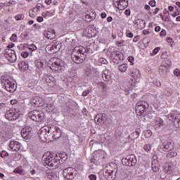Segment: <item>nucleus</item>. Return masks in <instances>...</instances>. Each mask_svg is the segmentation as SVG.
<instances>
[{
  "label": "nucleus",
  "mask_w": 180,
  "mask_h": 180,
  "mask_svg": "<svg viewBox=\"0 0 180 180\" xmlns=\"http://www.w3.org/2000/svg\"><path fill=\"white\" fill-rule=\"evenodd\" d=\"M41 162L44 167H50V168H58L60 167V160L54 157V154L51 152H46L42 158Z\"/></svg>",
  "instance_id": "1"
},
{
  "label": "nucleus",
  "mask_w": 180,
  "mask_h": 180,
  "mask_svg": "<svg viewBox=\"0 0 180 180\" xmlns=\"http://www.w3.org/2000/svg\"><path fill=\"white\" fill-rule=\"evenodd\" d=\"M86 49L84 46H76L73 49L71 58L75 64H82L86 58Z\"/></svg>",
  "instance_id": "2"
},
{
  "label": "nucleus",
  "mask_w": 180,
  "mask_h": 180,
  "mask_svg": "<svg viewBox=\"0 0 180 180\" xmlns=\"http://www.w3.org/2000/svg\"><path fill=\"white\" fill-rule=\"evenodd\" d=\"M51 133L55 140L60 139V137L62 136L61 129H60V128H56L55 131L51 130V129L49 127L41 128L40 131L41 136L44 137V139H47V137H49Z\"/></svg>",
  "instance_id": "3"
},
{
  "label": "nucleus",
  "mask_w": 180,
  "mask_h": 180,
  "mask_svg": "<svg viewBox=\"0 0 180 180\" xmlns=\"http://www.w3.org/2000/svg\"><path fill=\"white\" fill-rule=\"evenodd\" d=\"M52 65L51 70L55 72V74H61L64 71V66L63 65V62L61 60L57 58H53L51 59Z\"/></svg>",
  "instance_id": "4"
},
{
  "label": "nucleus",
  "mask_w": 180,
  "mask_h": 180,
  "mask_svg": "<svg viewBox=\"0 0 180 180\" xmlns=\"http://www.w3.org/2000/svg\"><path fill=\"white\" fill-rule=\"evenodd\" d=\"M148 103L144 101H139L135 107L136 113L138 116H143L148 109Z\"/></svg>",
  "instance_id": "5"
},
{
  "label": "nucleus",
  "mask_w": 180,
  "mask_h": 180,
  "mask_svg": "<svg viewBox=\"0 0 180 180\" xmlns=\"http://www.w3.org/2000/svg\"><path fill=\"white\" fill-rule=\"evenodd\" d=\"M123 165L127 167H136L137 165V158L134 155H128L126 158H123L122 160Z\"/></svg>",
  "instance_id": "6"
},
{
  "label": "nucleus",
  "mask_w": 180,
  "mask_h": 180,
  "mask_svg": "<svg viewBox=\"0 0 180 180\" xmlns=\"http://www.w3.org/2000/svg\"><path fill=\"white\" fill-rule=\"evenodd\" d=\"M63 176L66 179H74L77 176V169L72 167H68L63 171Z\"/></svg>",
  "instance_id": "7"
},
{
  "label": "nucleus",
  "mask_w": 180,
  "mask_h": 180,
  "mask_svg": "<svg viewBox=\"0 0 180 180\" xmlns=\"http://www.w3.org/2000/svg\"><path fill=\"white\" fill-rule=\"evenodd\" d=\"M28 116L33 122H41L44 119V113L37 110L31 111Z\"/></svg>",
  "instance_id": "8"
},
{
  "label": "nucleus",
  "mask_w": 180,
  "mask_h": 180,
  "mask_svg": "<svg viewBox=\"0 0 180 180\" xmlns=\"http://www.w3.org/2000/svg\"><path fill=\"white\" fill-rule=\"evenodd\" d=\"M46 51H48L49 54H56L60 51V45L56 42H51L48 44L45 48Z\"/></svg>",
  "instance_id": "9"
},
{
  "label": "nucleus",
  "mask_w": 180,
  "mask_h": 180,
  "mask_svg": "<svg viewBox=\"0 0 180 180\" xmlns=\"http://www.w3.org/2000/svg\"><path fill=\"white\" fill-rule=\"evenodd\" d=\"M4 86L5 89L8 91V92H10L11 94H13V92H15V81L13 79H5L4 80Z\"/></svg>",
  "instance_id": "10"
},
{
  "label": "nucleus",
  "mask_w": 180,
  "mask_h": 180,
  "mask_svg": "<svg viewBox=\"0 0 180 180\" xmlns=\"http://www.w3.org/2000/svg\"><path fill=\"white\" fill-rule=\"evenodd\" d=\"M5 57H6L10 63H15L18 60L16 53L12 49H8L5 51Z\"/></svg>",
  "instance_id": "11"
},
{
  "label": "nucleus",
  "mask_w": 180,
  "mask_h": 180,
  "mask_svg": "<svg viewBox=\"0 0 180 180\" xmlns=\"http://www.w3.org/2000/svg\"><path fill=\"white\" fill-rule=\"evenodd\" d=\"M110 168L112 167L110 166L103 169V175L107 180H113L115 179V174H113L115 170L110 169Z\"/></svg>",
  "instance_id": "12"
},
{
  "label": "nucleus",
  "mask_w": 180,
  "mask_h": 180,
  "mask_svg": "<svg viewBox=\"0 0 180 180\" xmlns=\"http://www.w3.org/2000/svg\"><path fill=\"white\" fill-rule=\"evenodd\" d=\"M32 127L29 126L24 127L21 130V136L22 139H25V140H29V139H30V137H32Z\"/></svg>",
  "instance_id": "13"
},
{
  "label": "nucleus",
  "mask_w": 180,
  "mask_h": 180,
  "mask_svg": "<svg viewBox=\"0 0 180 180\" xmlns=\"http://www.w3.org/2000/svg\"><path fill=\"white\" fill-rule=\"evenodd\" d=\"M20 117V115L19 113H15L13 110H9L6 111V118L8 119V120H18Z\"/></svg>",
  "instance_id": "14"
},
{
  "label": "nucleus",
  "mask_w": 180,
  "mask_h": 180,
  "mask_svg": "<svg viewBox=\"0 0 180 180\" xmlns=\"http://www.w3.org/2000/svg\"><path fill=\"white\" fill-rule=\"evenodd\" d=\"M22 144L17 141H11L9 143L8 148L11 151H19Z\"/></svg>",
  "instance_id": "15"
},
{
  "label": "nucleus",
  "mask_w": 180,
  "mask_h": 180,
  "mask_svg": "<svg viewBox=\"0 0 180 180\" xmlns=\"http://www.w3.org/2000/svg\"><path fill=\"white\" fill-rule=\"evenodd\" d=\"M160 148L166 153L168 151H171V150H174V145L172 142L165 141L162 145L160 146Z\"/></svg>",
  "instance_id": "16"
},
{
  "label": "nucleus",
  "mask_w": 180,
  "mask_h": 180,
  "mask_svg": "<svg viewBox=\"0 0 180 180\" xmlns=\"http://www.w3.org/2000/svg\"><path fill=\"white\" fill-rule=\"evenodd\" d=\"M95 123L98 124L99 126H101V124H103L105 123V121L106 120V114H98L95 118Z\"/></svg>",
  "instance_id": "17"
},
{
  "label": "nucleus",
  "mask_w": 180,
  "mask_h": 180,
  "mask_svg": "<svg viewBox=\"0 0 180 180\" xmlns=\"http://www.w3.org/2000/svg\"><path fill=\"white\" fill-rule=\"evenodd\" d=\"M31 103L34 108H40L43 105V98L40 97H34L31 100Z\"/></svg>",
  "instance_id": "18"
},
{
  "label": "nucleus",
  "mask_w": 180,
  "mask_h": 180,
  "mask_svg": "<svg viewBox=\"0 0 180 180\" xmlns=\"http://www.w3.org/2000/svg\"><path fill=\"white\" fill-rule=\"evenodd\" d=\"M44 36L49 40L56 39V31L54 30H46L44 31Z\"/></svg>",
  "instance_id": "19"
},
{
  "label": "nucleus",
  "mask_w": 180,
  "mask_h": 180,
  "mask_svg": "<svg viewBox=\"0 0 180 180\" xmlns=\"http://www.w3.org/2000/svg\"><path fill=\"white\" fill-rule=\"evenodd\" d=\"M157 158V155L152 158V171L153 172H158V171H160V164Z\"/></svg>",
  "instance_id": "20"
},
{
  "label": "nucleus",
  "mask_w": 180,
  "mask_h": 180,
  "mask_svg": "<svg viewBox=\"0 0 180 180\" xmlns=\"http://www.w3.org/2000/svg\"><path fill=\"white\" fill-rule=\"evenodd\" d=\"M130 75L132 78L134 79V82H137V81L139 82V79L141 77V75H140V70L137 69H132L130 71Z\"/></svg>",
  "instance_id": "21"
},
{
  "label": "nucleus",
  "mask_w": 180,
  "mask_h": 180,
  "mask_svg": "<svg viewBox=\"0 0 180 180\" xmlns=\"http://www.w3.org/2000/svg\"><path fill=\"white\" fill-rule=\"evenodd\" d=\"M169 72V68L164 64H162L159 68V74L161 77H165L166 75H168Z\"/></svg>",
  "instance_id": "22"
},
{
  "label": "nucleus",
  "mask_w": 180,
  "mask_h": 180,
  "mask_svg": "<svg viewBox=\"0 0 180 180\" xmlns=\"http://www.w3.org/2000/svg\"><path fill=\"white\" fill-rule=\"evenodd\" d=\"M129 5V3L126 0H120L117 4V9L119 11H124L126 8H127V6Z\"/></svg>",
  "instance_id": "23"
},
{
  "label": "nucleus",
  "mask_w": 180,
  "mask_h": 180,
  "mask_svg": "<svg viewBox=\"0 0 180 180\" xmlns=\"http://www.w3.org/2000/svg\"><path fill=\"white\" fill-rule=\"evenodd\" d=\"M134 24L137 29H143L146 27V21H144L143 19L136 20L134 21Z\"/></svg>",
  "instance_id": "24"
},
{
  "label": "nucleus",
  "mask_w": 180,
  "mask_h": 180,
  "mask_svg": "<svg viewBox=\"0 0 180 180\" xmlns=\"http://www.w3.org/2000/svg\"><path fill=\"white\" fill-rule=\"evenodd\" d=\"M110 58H118V60H122V52L119 51L110 52Z\"/></svg>",
  "instance_id": "25"
},
{
  "label": "nucleus",
  "mask_w": 180,
  "mask_h": 180,
  "mask_svg": "<svg viewBox=\"0 0 180 180\" xmlns=\"http://www.w3.org/2000/svg\"><path fill=\"white\" fill-rule=\"evenodd\" d=\"M176 112H175V114H174V115H173V119H174V120L173 121V123H174V126H175V127L176 128V129H179V127H180V116H179V115H176Z\"/></svg>",
  "instance_id": "26"
},
{
  "label": "nucleus",
  "mask_w": 180,
  "mask_h": 180,
  "mask_svg": "<svg viewBox=\"0 0 180 180\" xmlns=\"http://www.w3.org/2000/svg\"><path fill=\"white\" fill-rule=\"evenodd\" d=\"M18 68L20 70H22V71H26L27 70H29V64L27 63L26 61H20L18 63Z\"/></svg>",
  "instance_id": "27"
},
{
  "label": "nucleus",
  "mask_w": 180,
  "mask_h": 180,
  "mask_svg": "<svg viewBox=\"0 0 180 180\" xmlns=\"http://www.w3.org/2000/svg\"><path fill=\"white\" fill-rule=\"evenodd\" d=\"M46 176L49 179L56 180L57 179V174L53 172V170L46 171Z\"/></svg>",
  "instance_id": "28"
},
{
  "label": "nucleus",
  "mask_w": 180,
  "mask_h": 180,
  "mask_svg": "<svg viewBox=\"0 0 180 180\" xmlns=\"http://www.w3.org/2000/svg\"><path fill=\"white\" fill-rule=\"evenodd\" d=\"M110 73L109 72V70H103V73H102V78L103 79V81H105L106 82H108V81L110 80Z\"/></svg>",
  "instance_id": "29"
},
{
  "label": "nucleus",
  "mask_w": 180,
  "mask_h": 180,
  "mask_svg": "<svg viewBox=\"0 0 180 180\" xmlns=\"http://www.w3.org/2000/svg\"><path fill=\"white\" fill-rule=\"evenodd\" d=\"M83 33L85 34V36H89V37H94V34H92L94 32H92V30H90L89 27L85 28L83 31Z\"/></svg>",
  "instance_id": "30"
},
{
  "label": "nucleus",
  "mask_w": 180,
  "mask_h": 180,
  "mask_svg": "<svg viewBox=\"0 0 180 180\" xmlns=\"http://www.w3.org/2000/svg\"><path fill=\"white\" fill-rule=\"evenodd\" d=\"M141 132V131L140 129L137 128L135 129V131L131 134V136L133 139H139Z\"/></svg>",
  "instance_id": "31"
},
{
  "label": "nucleus",
  "mask_w": 180,
  "mask_h": 180,
  "mask_svg": "<svg viewBox=\"0 0 180 180\" xmlns=\"http://www.w3.org/2000/svg\"><path fill=\"white\" fill-rule=\"evenodd\" d=\"M98 86H100V88L103 89V91L105 92V91H108V89H109V88L108 87V85L106 84V83L103 82H101L98 83Z\"/></svg>",
  "instance_id": "32"
},
{
  "label": "nucleus",
  "mask_w": 180,
  "mask_h": 180,
  "mask_svg": "<svg viewBox=\"0 0 180 180\" xmlns=\"http://www.w3.org/2000/svg\"><path fill=\"white\" fill-rule=\"evenodd\" d=\"M13 172L15 174H19L20 175H25V170L22 168V167H17L14 169Z\"/></svg>",
  "instance_id": "33"
},
{
  "label": "nucleus",
  "mask_w": 180,
  "mask_h": 180,
  "mask_svg": "<svg viewBox=\"0 0 180 180\" xmlns=\"http://www.w3.org/2000/svg\"><path fill=\"white\" fill-rule=\"evenodd\" d=\"M91 74H92V69L91 68V66L86 67V68L84 69V75H86V77H89Z\"/></svg>",
  "instance_id": "34"
},
{
  "label": "nucleus",
  "mask_w": 180,
  "mask_h": 180,
  "mask_svg": "<svg viewBox=\"0 0 180 180\" xmlns=\"http://www.w3.org/2000/svg\"><path fill=\"white\" fill-rule=\"evenodd\" d=\"M13 158L14 161H19V160H22V154H20L19 153H15L13 155Z\"/></svg>",
  "instance_id": "35"
},
{
  "label": "nucleus",
  "mask_w": 180,
  "mask_h": 180,
  "mask_svg": "<svg viewBox=\"0 0 180 180\" xmlns=\"http://www.w3.org/2000/svg\"><path fill=\"white\" fill-rule=\"evenodd\" d=\"M119 70L121 72H126L127 70V64H122V65H120L119 67Z\"/></svg>",
  "instance_id": "36"
},
{
  "label": "nucleus",
  "mask_w": 180,
  "mask_h": 180,
  "mask_svg": "<svg viewBox=\"0 0 180 180\" xmlns=\"http://www.w3.org/2000/svg\"><path fill=\"white\" fill-rule=\"evenodd\" d=\"M102 158H105V156H102V154L100 153H96L94 156L95 161H101Z\"/></svg>",
  "instance_id": "37"
},
{
  "label": "nucleus",
  "mask_w": 180,
  "mask_h": 180,
  "mask_svg": "<svg viewBox=\"0 0 180 180\" xmlns=\"http://www.w3.org/2000/svg\"><path fill=\"white\" fill-rule=\"evenodd\" d=\"M162 64H164L166 65V67H167V68H169V67L172 65V61L171 59H167L165 60Z\"/></svg>",
  "instance_id": "38"
},
{
  "label": "nucleus",
  "mask_w": 180,
  "mask_h": 180,
  "mask_svg": "<svg viewBox=\"0 0 180 180\" xmlns=\"http://www.w3.org/2000/svg\"><path fill=\"white\" fill-rule=\"evenodd\" d=\"M155 124L159 127H161V126H164V120L161 118H158L155 122Z\"/></svg>",
  "instance_id": "39"
},
{
  "label": "nucleus",
  "mask_w": 180,
  "mask_h": 180,
  "mask_svg": "<svg viewBox=\"0 0 180 180\" xmlns=\"http://www.w3.org/2000/svg\"><path fill=\"white\" fill-rule=\"evenodd\" d=\"M95 19L94 16H91V15L86 14L85 15V22H91V20H94Z\"/></svg>",
  "instance_id": "40"
},
{
  "label": "nucleus",
  "mask_w": 180,
  "mask_h": 180,
  "mask_svg": "<svg viewBox=\"0 0 180 180\" xmlns=\"http://www.w3.org/2000/svg\"><path fill=\"white\" fill-rule=\"evenodd\" d=\"M34 12H36V10H34V8H33L32 10H30L29 15L30 18H36V14L34 13Z\"/></svg>",
  "instance_id": "41"
},
{
  "label": "nucleus",
  "mask_w": 180,
  "mask_h": 180,
  "mask_svg": "<svg viewBox=\"0 0 180 180\" xmlns=\"http://www.w3.org/2000/svg\"><path fill=\"white\" fill-rule=\"evenodd\" d=\"M0 155L1 158H5V157H8V155H9V153H8V152L5 151V150H2L0 153Z\"/></svg>",
  "instance_id": "42"
},
{
  "label": "nucleus",
  "mask_w": 180,
  "mask_h": 180,
  "mask_svg": "<svg viewBox=\"0 0 180 180\" xmlns=\"http://www.w3.org/2000/svg\"><path fill=\"white\" fill-rule=\"evenodd\" d=\"M25 18V15L23 14H18L15 15V20H22Z\"/></svg>",
  "instance_id": "43"
},
{
  "label": "nucleus",
  "mask_w": 180,
  "mask_h": 180,
  "mask_svg": "<svg viewBox=\"0 0 180 180\" xmlns=\"http://www.w3.org/2000/svg\"><path fill=\"white\" fill-rule=\"evenodd\" d=\"M10 40L11 41H16V40H18V35H16L15 34H13L10 38Z\"/></svg>",
  "instance_id": "44"
},
{
  "label": "nucleus",
  "mask_w": 180,
  "mask_h": 180,
  "mask_svg": "<svg viewBox=\"0 0 180 180\" xmlns=\"http://www.w3.org/2000/svg\"><path fill=\"white\" fill-rule=\"evenodd\" d=\"M160 58H162V60H165V58H168V53H167V52L162 53Z\"/></svg>",
  "instance_id": "45"
},
{
  "label": "nucleus",
  "mask_w": 180,
  "mask_h": 180,
  "mask_svg": "<svg viewBox=\"0 0 180 180\" xmlns=\"http://www.w3.org/2000/svg\"><path fill=\"white\" fill-rule=\"evenodd\" d=\"M41 6H43V4H37L36 7L34 8V11H35V12H39L40 8H41Z\"/></svg>",
  "instance_id": "46"
},
{
  "label": "nucleus",
  "mask_w": 180,
  "mask_h": 180,
  "mask_svg": "<svg viewBox=\"0 0 180 180\" xmlns=\"http://www.w3.org/2000/svg\"><path fill=\"white\" fill-rule=\"evenodd\" d=\"M143 149L145 150V151H150V150H151V145L150 144L144 145Z\"/></svg>",
  "instance_id": "47"
},
{
  "label": "nucleus",
  "mask_w": 180,
  "mask_h": 180,
  "mask_svg": "<svg viewBox=\"0 0 180 180\" xmlns=\"http://www.w3.org/2000/svg\"><path fill=\"white\" fill-rule=\"evenodd\" d=\"M45 82H46V84H53L54 82H53V78H50L49 77L45 78Z\"/></svg>",
  "instance_id": "48"
},
{
  "label": "nucleus",
  "mask_w": 180,
  "mask_h": 180,
  "mask_svg": "<svg viewBox=\"0 0 180 180\" xmlns=\"http://www.w3.org/2000/svg\"><path fill=\"white\" fill-rule=\"evenodd\" d=\"M127 37H129V39H131L133 37V33L130 32V30L126 31Z\"/></svg>",
  "instance_id": "49"
},
{
  "label": "nucleus",
  "mask_w": 180,
  "mask_h": 180,
  "mask_svg": "<svg viewBox=\"0 0 180 180\" xmlns=\"http://www.w3.org/2000/svg\"><path fill=\"white\" fill-rule=\"evenodd\" d=\"M29 49L32 51H35V50H37V46H36L34 44H32L30 46Z\"/></svg>",
  "instance_id": "50"
},
{
  "label": "nucleus",
  "mask_w": 180,
  "mask_h": 180,
  "mask_svg": "<svg viewBox=\"0 0 180 180\" xmlns=\"http://www.w3.org/2000/svg\"><path fill=\"white\" fill-rule=\"evenodd\" d=\"M174 75H175L176 77H179V75H180V70H179V69H175L174 70Z\"/></svg>",
  "instance_id": "51"
},
{
  "label": "nucleus",
  "mask_w": 180,
  "mask_h": 180,
  "mask_svg": "<svg viewBox=\"0 0 180 180\" xmlns=\"http://www.w3.org/2000/svg\"><path fill=\"white\" fill-rule=\"evenodd\" d=\"M21 56L23 58H27V57H29V53L27 52H22L21 53Z\"/></svg>",
  "instance_id": "52"
},
{
  "label": "nucleus",
  "mask_w": 180,
  "mask_h": 180,
  "mask_svg": "<svg viewBox=\"0 0 180 180\" xmlns=\"http://www.w3.org/2000/svg\"><path fill=\"white\" fill-rule=\"evenodd\" d=\"M89 179L90 180H96V175H95V174H90V175H89Z\"/></svg>",
  "instance_id": "53"
},
{
  "label": "nucleus",
  "mask_w": 180,
  "mask_h": 180,
  "mask_svg": "<svg viewBox=\"0 0 180 180\" xmlns=\"http://www.w3.org/2000/svg\"><path fill=\"white\" fill-rule=\"evenodd\" d=\"M89 92H91L89 90H85L82 93V96H88V95L89 94Z\"/></svg>",
  "instance_id": "54"
},
{
  "label": "nucleus",
  "mask_w": 180,
  "mask_h": 180,
  "mask_svg": "<svg viewBox=\"0 0 180 180\" xmlns=\"http://www.w3.org/2000/svg\"><path fill=\"white\" fill-rule=\"evenodd\" d=\"M139 40H140V36L137 35V36L134 37L133 41L134 43H137V41H139Z\"/></svg>",
  "instance_id": "55"
},
{
  "label": "nucleus",
  "mask_w": 180,
  "mask_h": 180,
  "mask_svg": "<svg viewBox=\"0 0 180 180\" xmlns=\"http://www.w3.org/2000/svg\"><path fill=\"white\" fill-rule=\"evenodd\" d=\"M16 4V1H9L6 4V6H11V5H15Z\"/></svg>",
  "instance_id": "56"
},
{
  "label": "nucleus",
  "mask_w": 180,
  "mask_h": 180,
  "mask_svg": "<svg viewBox=\"0 0 180 180\" xmlns=\"http://www.w3.org/2000/svg\"><path fill=\"white\" fill-rule=\"evenodd\" d=\"M115 136V137H117V139H119V137H120V136H122V133H120V131H116Z\"/></svg>",
  "instance_id": "57"
},
{
  "label": "nucleus",
  "mask_w": 180,
  "mask_h": 180,
  "mask_svg": "<svg viewBox=\"0 0 180 180\" xmlns=\"http://www.w3.org/2000/svg\"><path fill=\"white\" fill-rule=\"evenodd\" d=\"M128 61L132 64V63L134 61V57L133 56L128 57Z\"/></svg>",
  "instance_id": "58"
},
{
  "label": "nucleus",
  "mask_w": 180,
  "mask_h": 180,
  "mask_svg": "<svg viewBox=\"0 0 180 180\" xmlns=\"http://www.w3.org/2000/svg\"><path fill=\"white\" fill-rule=\"evenodd\" d=\"M112 61L114 64H119V60H117V58H112Z\"/></svg>",
  "instance_id": "59"
},
{
  "label": "nucleus",
  "mask_w": 180,
  "mask_h": 180,
  "mask_svg": "<svg viewBox=\"0 0 180 180\" xmlns=\"http://www.w3.org/2000/svg\"><path fill=\"white\" fill-rule=\"evenodd\" d=\"M160 51V47H157L155 49H153V53L155 55Z\"/></svg>",
  "instance_id": "60"
},
{
  "label": "nucleus",
  "mask_w": 180,
  "mask_h": 180,
  "mask_svg": "<svg viewBox=\"0 0 180 180\" xmlns=\"http://www.w3.org/2000/svg\"><path fill=\"white\" fill-rule=\"evenodd\" d=\"M100 61L102 64H106L108 63V60H106V59L103 58H101L100 59Z\"/></svg>",
  "instance_id": "61"
},
{
  "label": "nucleus",
  "mask_w": 180,
  "mask_h": 180,
  "mask_svg": "<svg viewBox=\"0 0 180 180\" xmlns=\"http://www.w3.org/2000/svg\"><path fill=\"white\" fill-rule=\"evenodd\" d=\"M149 5L150 6H153V7H154V6H155V1H149Z\"/></svg>",
  "instance_id": "62"
},
{
  "label": "nucleus",
  "mask_w": 180,
  "mask_h": 180,
  "mask_svg": "<svg viewBox=\"0 0 180 180\" xmlns=\"http://www.w3.org/2000/svg\"><path fill=\"white\" fill-rule=\"evenodd\" d=\"M37 22L41 23V22H43V20H44L43 17H41V16L37 17Z\"/></svg>",
  "instance_id": "63"
},
{
  "label": "nucleus",
  "mask_w": 180,
  "mask_h": 180,
  "mask_svg": "<svg viewBox=\"0 0 180 180\" xmlns=\"http://www.w3.org/2000/svg\"><path fill=\"white\" fill-rule=\"evenodd\" d=\"M167 34V31H165V30H162L160 32V36H165Z\"/></svg>",
  "instance_id": "64"
}]
</instances>
